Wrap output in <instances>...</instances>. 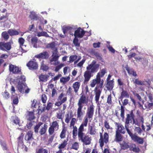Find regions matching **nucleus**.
<instances>
[{
	"mask_svg": "<svg viewBox=\"0 0 153 153\" xmlns=\"http://www.w3.org/2000/svg\"><path fill=\"white\" fill-rule=\"evenodd\" d=\"M78 130H77V127L76 126H73V130L72 131L73 136L74 138L76 137L78 135Z\"/></svg>",
	"mask_w": 153,
	"mask_h": 153,
	"instance_id": "nucleus-45",
	"label": "nucleus"
},
{
	"mask_svg": "<svg viewBox=\"0 0 153 153\" xmlns=\"http://www.w3.org/2000/svg\"><path fill=\"white\" fill-rule=\"evenodd\" d=\"M96 62L95 60H93L91 63L86 67L87 71L91 70L90 71L92 73L96 72L99 66V64H96Z\"/></svg>",
	"mask_w": 153,
	"mask_h": 153,
	"instance_id": "nucleus-7",
	"label": "nucleus"
},
{
	"mask_svg": "<svg viewBox=\"0 0 153 153\" xmlns=\"http://www.w3.org/2000/svg\"><path fill=\"white\" fill-rule=\"evenodd\" d=\"M8 33L10 36L17 35L19 34L18 31L15 30L10 29L8 30Z\"/></svg>",
	"mask_w": 153,
	"mask_h": 153,
	"instance_id": "nucleus-39",
	"label": "nucleus"
},
{
	"mask_svg": "<svg viewBox=\"0 0 153 153\" xmlns=\"http://www.w3.org/2000/svg\"><path fill=\"white\" fill-rule=\"evenodd\" d=\"M93 54L96 56V58L99 60H101L102 57L100 54L97 52H94L93 53Z\"/></svg>",
	"mask_w": 153,
	"mask_h": 153,
	"instance_id": "nucleus-62",
	"label": "nucleus"
},
{
	"mask_svg": "<svg viewBox=\"0 0 153 153\" xmlns=\"http://www.w3.org/2000/svg\"><path fill=\"white\" fill-rule=\"evenodd\" d=\"M130 150L131 151H133L136 152H138L140 151V149L135 144H131L130 146Z\"/></svg>",
	"mask_w": 153,
	"mask_h": 153,
	"instance_id": "nucleus-28",
	"label": "nucleus"
},
{
	"mask_svg": "<svg viewBox=\"0 0 153 153\" xmlns=\"http://www.w3.org/2000/svg\"><path fill=\"white\" fill-rule=\"evenodd\" d=\"M131 119L132 120V121L131 123H132L133 125H137L138 126H140L139 123L138 122L137 119H135L134 118H133Z\"/></svg>",
	"mask_w": 153,
	"mask_h": 153,
	"instance_id": "nucleus-60",
	"label": "nucleus"
},
{
	"mask_svg": "<svg viewBox=\"0 0 153 153\" xmlns=\"http://www.w3.org/2000/svg\"><path fill=\"white\" fill-rule=\"evenodd\" d=\"M56 44L54 42H52L47 45L46 47L47 48H50L52 50L57 51V48H56Z\"/></svg>",
	"mask_w": 153,
	"mask_h": 153,
	"instance_id": "nucleus-40",
	"label": "nucleus"
},
{
	"mask_svg": "<svg viewBox=\"0 0 153 153\" xmlns=\"http://www.w3.org/2000/svg\"><path fill=\"white\" fill-rule=\"evenodd\" d=\"M79 40L77 37H75L73 40V43L75 46L79 47L80 46V43L78 42Z\"/></svg>",
	"mask_w": 153,
	"mask_h": 153,
	"instance_id": "nucleus-56",
	"label": "nucleus"
},
{
	"mask_svg": "<svg viewBox=\"0 0 153 153\" xmlns=\"http://www.w3.org/2000/svg\"><path fill=\"white\" fill-rule=\"evenodd\" d=\"M79 145L78 143L75 142L72 145L71 148L75 150H77L79 148Z\"/></svg>",
	"mask_w": 153,
	"mask_h": 153,
	"instance_id": "nucleus-49",
	"label": "nucleus"
},
{
	"mask_svg": "<svg viewBox=\"0 0 153 153\" xmlns=\"http://www.w3.org/2000/svg\"><path fill=\"white\" fill-rule=\"evenodd\" d=\"M100 138L99 140V143L100 146L102 148L104 145V143H107L108 142L109 136L107 133L105 132L103 136L102 133L100 132Z\"/></svg>",
	"mask_w": 153,
	"mask_h": 153,
	"instance_id": "nucleus-4",
	"label": "nucleus"
},
{
	"mask_svg": "<svg viewBox=\"0 0 153 153\" xmlns=\"http://www.w3.org/2000/svg\"><path fill=\"white\" fill-rule=\"evenodd\" d=\"M73 28L70 26H63L62 27L63 32L64 34L68 31L72 30Z\"/></svg>",
	"mask_w": 153,
	"mask_h": 153,
	"instance_id": "nucleus-44",
	"label": "nucleus"
},
{
	"mask_svg": "<svg viewBox=\"0 0 153 153\" xmlns=\"http://www.w3.org/2000/svg\"><path fill=\"white\" fill-rule=\"evenodd\" d=\"M59 128L58 123L56 121H53L48 129V132L50 135H53L55 131H57Z\"/></svg>",
	"mask_w": 153,
	"mask_h": 153,
	"instance_id": "nucleus-6",
	"label": "nucleus"
},
{
	"mask_svg": "<svg viewBox=\"0 0 153 153\" xmlns=\"http://www.w3.org/2000/svg\"><path fill=\"white\" fill-rule=\"evenodd\" d=\"M27 119L29 120H33L35 118L34 114L33 112H29L27 116Z\"/></svg>",
	"mask_w": 153,
	"mask_h": 153,
	"instance_id": "nucleus-48",
	"label": "nucleus"
},
{
	"mask_svg": "<svg viewBox=\"0 0 153 153\" xmlns=\"http://www.w3.org/2000/svg\"><path fill=\"white\" fill-rule=\"evenodd\" d=\"M126 70L127 71L128 74L130 75H132L134 76H137V74L136 72L134 71V69H130L128 67H125Z\"/></svg>",
	"mask_w": 153,
	"mask_h": 153,
	"instance_id": "nucleus-29",
	"label": "nucleus"
},
{
	"mask_svg": "<svg viewBox=\"0 0 153 153\" xmlns=\"http://www.w3.org/2000/svg\"><path fill=\"white\" fill-rule=\"evenodd\" d=\"M8 32L4 31L2 33L1 35L5 40H7L9 38V36L8 35Z\"/></svg>",
	"mask_w": 153,
	"mask_h": 153,
	"instance_id": "nucleus-54",
	"label": "nucleus"
},
{
	"mask_svg": "<svg viewBox=\"0 0 153 153\" xmlns=\"http://www.w3.org/2000/svg\"><path fill=\"white\" fill-rule=\"evenodd\" d=\"M85 33V32L84 30L80 27H79L75 31L74 35L75 37L82 38L83 37Z\"/></svg>",
	"mask_w": 153,
	"mask_h": 153,
	"instance_id": "nucleus-11",
	"label": "nucleus"
},
{
	"mask_svg": "<svg viewBox=\"0 0 153 153\" xmlns=\"http://www.w3.org/2000/svg\"><path fill=\"white\" fill-rule=\"evenodd\" d=\"M49 76L47 74H41L39 76V79L42 82H46L47 81Z\"/></svg>",
	"mask_w": 153,
	"mask_h": 153,
	"instance_id": "nucleus-31",
	"label": "nucleus"
},
{
	"mask_svg": "<svg viewBox=\"0 0 153 153\" xmlns=\"http://www.w3.org/2000/svg\"><path fill=\"white\" fill-rule=\"evenodd\" d=\"M125 127L126 129V130L128 134L131 137L132 140L136 135L133 134L129 129V124L125 123Z\"/></svg>",
	"mask_w": 153,
	"mask_h": 153,
	"instance_id": "nucleus-19",
	"label": "nucleus"
},
{
	"mask_svg": "<svg viewBox=\"0 0 153 153\" xmlns=\"http://www.w3.org/2000/svg\"><path fill=\"white\" fill-rule=\"evenodd\" d=\"M123 140V136L120 133L116 132L115 138L114 140L117 142L121 141Z\"/></svg>",
	"mask_w": 153,
	"mask_h": 153,
	"instance_id": "nucleus-25",
	"label": "nucleus"
},
{
	"mask_svg": "<svg viewBox=\"0 0 153 153\" xmlns=\"http://www.w3.org/2000/svg\"><path fill=\"white\" fill-rule=\"evenodd\" d=\"M31 43L33 45L34 48H37L38 47L37 43L38 42V39L37 37H33L31 39Z\"/></svg>",
	"mask_w": 153,
	"mask_h": 153,
	"instance_id": "nucleus-36",
	"label": "nucleus"
},
{
	"mask_svg": "<svg viewBox=\"0 0 153 153\" xmlns=\"http://www.w3.org/2000/svg\"><path fill=\"white\" fill-rule=\"evenodd\" d=\"M2 95L3 97L6 99H7L9 97V93L6 91H4L2 93Z\"/></svg>",
	"mask_w": 153,
	"mask_h": 153,
	"instance_id": "nucleus-61",
	"label": "nucleus"
},
{
	"mask_svg": "<svg viewBox=\"0 0 153 153\" xmlns=\"http://www.w3.org/2000/svg\"><path fill=\"white\" fill-rule=\"evenodd\" d=\"M44 61H42L41 63V69L44 71H47L49 68L48 66L44 64Z\"/></svg>",
	"mask_w": 153,
	"mask_h": 153,
	"instance_id": "nucleus-46",
	"label": "nucleus"
},
{
	"mask_svg": "<svg viewBox=\"0 0 153 153\" xmlns=\"http://www.w3.org/2000/svg\"><path fill=\"white\" fill-rule=\"evenodd\" d=\"M41 99L42 102L43 103H45L46 102L47 98L45 94H43L42 95Z\"/></svg>",
	"mask_w": 153,
	"mask_h": 153,
	"instance_id": "nucleus-63",
	"label": "nucleus"
},
{
	"mask_svg": "<svg viewBox=\"0 0 153 153\" xmlns=\"http://www.w3.org/2000/svg\"><path fill=\"white\" fill-rule=\"evenodd\" d=\"M25 139L28 141H32L33 138V132L31 131H29L25 136Z\"/></svg>",
	"mask_w": 153,
	"mask_h": 153,
	"instance_id": "nucleus-20",
	"label": "nucleus"
},
{
	"mask_svg": "<svg viewBox=\"0 0 153 153\" xmlns=\"http://www.w3.org/2000/svg\"><path fill=\"white\" fill-rule=\"evenodd\" d=\"M120 146L122 149L125 150L129 148L130 145L128 143L123 141L120 144Z\"/></svg>",
	"mask_w": 153,
	"mask_h": 153,
	"instance_id": "nucleus-34",
	"label": "nucleus"
},
{
	"mask_svg": "<svg viewBox=\"0 0 153 153\" xmlns=\"http://www.w3.org/2000/svg\"><path fill=\"white\" fill-rule=\"evenodd\" d=\"M48 127V125L46 123H45L44 124L43 127H42L41 128L39 131V133H40V135H43L45 133Z\"/></svg>",
	"mask_w": 153,
	"mask_h": 153,
	"instance_id": "nucleus-27",
	"label": "nucleus"
},
{
	"mask_svg": "<svg viewBox=\"0 0 153 153\" xmlns=\"http://www.w3.org/2000/svg\"><path fill=\"white\" fill-rule=\"evenodd\" d=\"M94 112V106L93 104L91 105L87 109L86 115L85 117L83 122L81 125L86 127L88 122V119L91 120L93 118Z\"/></svg>",
	"mask_w": 153,
	"mask_h": 153,
	"instance_id": "nucleus-3",
	"label": "nucleus"
},
{
	"mask_svg": "<svg viewBox=\"0 0 153 153\" xmlns=\"http://www.w3.org/2000/svg\"><path fill=\"white\" fill-rule=\"evenodd\" d=\"M132 140L134 141L137 142L140 144H142L143 143V138L140 137L136 135L135 136Z\"/></svg>",
	"mask_w": 153,
	"mask_h": 153,
	"instance_id": "nucleus-33",
	"label": "nucleus"
},
{
	"mask_svg": "<svg viewBox=\"0 0 153 153\" xmlns=\"http://www.w3.org/2000/svg\"><path fill=\"white\" fill-rule=\"evenodd\" d=\"M80 125L78 129V137L79 140L83 143V145H88L91 144L92 140L91 137L83 132L84 127Z\"/></svg>",
	"mask_w": 153,
	"mask_h": 153,
	"instance_id": "nucleus-1",
	"label": "nucleus"
},
{
	"mask_svg": "<svg viewBox=\"0 0 153 153\" xmlns=\"http://www.w3.org/2000/svg\"><path fill=\"white\" fill-rule=\"evenodd\" d=\"M36 153H48V151L46 149L41 148L36 150Z\"/></svg>",
	"mask_w": 153,
	"mask_h": 153,
	"instance_id": "nucleus-47",
	"label": "nucleus"
},
{
	"mask_svg": "<svg viewBox=\"0 0 153 153\" xmlns=\"http://www.w3.org/2000/svg\"><path fill=\"white\" fill-rule=\"evenodd\" d=\"M30 17L32 19H34L36 20H37V16L33 12H30Z\"/></svg>",
	"mask_w": 153,
	"mask_h": 153,
	"instance_id": "nucleus-52",
	"label": "nucleus"
},
{
	"mask_svg": "<svg viewBox=\"0 0 153 153\" xmlns=\"http://www.w3.org/2000/svg\"><path fill=\"white\" fill-rule=\"evenodd\" d=\"M107 73V69L106 68L102 69L99 72L96 76V77L98 79V80H101V77L103 76L105 74Z\"/></svg>",
	"mask_w": 153,
	"mask_h": 153,
	"instance_id": "nucleus-16",
	"label": "nucleus"
},
{
	"mask_svg": "<svg viewBox=\"0 0 153 153\" xmlns=\"http://www.w3.org/2000/svg\"><path fill=\"white\" fill-rule=\"evenodd\" d=\"M27 66L30 70H36L38 67L37 62L33 61H29L27 64Z\"/></svg>",
	"mask_w": 153,
	"mask_h": 153,
	"instance_id": "nucleus-13",
	"label": "nucleus"
},
{
	"mask_svg": "<svg viewBox=\"0 0 153 153\" xmlns=\"http://www.w3.org/2000/svg\"><path fill=\"white\" fill-rule=\"evenodd\" d=\"M70 79V77L69 76L66 77H62L60 79V82L65 84Z\"/></svg>",
	"mask_w": 153,
	"mask_h": 153,
	"instance_id": "nucleus-43",
	"label": "nucleus"
},
{
	"mask_svg": "<svg viewBox=\"0 0 153 153\" xmlns=\"http://www.w3.org/2000/svg\"><path fill=\"white\" fill-rule=\"evenodd\" d=\"M77 56L76 55H72L70 56L69 61L68 62H74L77 58Z\"/></svg>",
	"mask_w": 153,
	"mask_h": 153,
	"instance_id": "nucleus-51",
	"label": "nucleus"
},
{
	"mask_svg": "<svg viewBox=\"0 0 153 153\" xmlns=\"http://www.w3.org/2000/svg\"><path fill=\"white\" fill-rule=\"evenodd\" d=\"M52 57V58L50 60V64L51 65H55L58 64L59 62L58 61H57L59 59V56L58 55L57 51L54 50V51L53 52Z\"/></svg>",
	"mask_w": 153,
	"mask_h": 153,
	"instance_id": "nucleus-5",
	"label": "nucleus"
},
{
	"mask_svg": "<svg viewBox=\"0 0 153 153\" xmlns=\"http://www.w3.org/2000/svg\"><path fill=\"white\" fill-rule=\"evenodd\" d=\"M85 59H83L79 63L77 64L76 65L74 66L75 67H78L79 68H81L82 67L83 65L85 62Z\"/></svg>",
	"mask_w": 153,
	"mask_h": 153,
	"instance_id": "nucleus-58",
	"label": "nucleus"
},
{
	"mask_svg": "<svg viewBox=\"0 0 153 153\" xmlns=\"http://www.w3.org/2000/svg\"><path fill=\"white\" fill-rule=\"evenodd\" d=\"M94 91L95 94V100L96 102H97L99 101L101 91L99 89H98L97 87V86L95 88Z\"/></svg>",
	"mask_w": 153,
	"mask_h": 153,
	"instance_id": "nucleus-17",
	"label": "nucleus"
},
{
	"mask_svg": "<svg viewBox=\"0 0 153 153\" xmlns=\"http://www.w3.org/2000/svg\"><path fill=\"white\" fill-rule=\"evenodd\" d=\"M12 98L13 100V103L14 104H16L18 103L19 100L17 95H12Z\"/></svg>",
	"mask_w": 153,
	"mask_h": 153,
	"instance_id": "nucleus-55",
	"label": "nucleus"
},
{
	"mask_svg": "<svg viewBox=\"0 0 153 153\" xmlns=\"http://www.w3.org/2000/svg\"><path fill=\"white\" fill-rule=\"evenodd\" d=\"M23 136L22 135L18 138L17 143L18 147L22 148L23 147L24 143L23 141Z\"/></svg>",
	"mask_w": 153,
	"mask_h": 153,
	"instance_id": "nucleus-22",
	"label": "nucleus"
},
{
	"mask_svg": "<svg viewBox=\"0 0 153 153\" xmlns=\"http://www.w3.org/2000/svg\"><path fill=\"white\" fill-rule=\"evenodd\" d=\"M86 103L85 97L82 95L79 100L77 105L78 106L80 105L84 106L85 104H86Z\"/></svg>",
	"mask_w": 153,
	"mask_h": 153,
	"instance_id": "nucleus-18",
	"label": "nucleus"
},
{
	"mask_svg": "<svg viewBox=\"0 0 153 153\" xmlns=\"http://www.w3.org/2000/svg\"><path fill=\"white\" fill-rule=\"evenodd\" d=\"M124 107L123 106V105H121L120 106V116L123 119H124Z\"/></svg>",
	"mask_w": 153,
	"mask_h": 153,
	"instance_id": "nucleus-50",
	"label": "nucleus"
},
{
	"mask_svg": "<svg viewBox=\"0 0 153 153\" xmlns=\"http://www.w3.org/2000/svg\"><path fill=\"white\" fill-rule=\"evenodd\" d=\"M107 82L106 87L108 90L111 91L113 89L114 86V81L113 80H111Z\"/></svg>",
	"mask_w": 153,
	"mask_h": 153,
	"instance_id": "nucleus-24",
	"label": "nucleus"
},
{
	"mask_svg": "<svg viewBox=\"0 0 153 153\" xmlns=\"http://www.w3.org/2000/svg\"><path fill=\"white\" fill-rule=\"evenodd\" d=\"M67 130V128L65 126H62V130L60 135L61 138H64L65 137L66 133Z\"/></svg>",
	"mask_w": 153,
	"mask_h": 153,
	"instance_id": "nucleus-37",
	"label": "nucleus"
},
{
	"mask_svg": "<svg viewBox=\"0 0 153 153\" xmlns=\"http://www.w3.org/2000/svg\"><path fill=\"white\" fill-rule=\"evenodd\" d=\"M104 126L109 131V130H110L111 131H112V128L110 127L109 123L107 121H105L104 122Z\"/></svg>",
	"mask_w": 153,
	"mask_h": 153,
	"instance_id": "nucleus-57",
	"label": "nucleus"
},
{
	"mask_svg": "<svg viewBox=\"0 0 153 153\" xmlns=\"http://www.w3.org/2000/svg\"><path fill=\"white\" fill-rule=\"evenodd\" d=\"M11 48V44L10 42H0V49L4 51L10 50Z\"/></svg>",
	"mask_w": 153,
	"mask_h": 153,
	"instance_id": "nucleus-8",
	"label": "nucleus"
},
{
	"mask_svg": "<svg viewBox=\"0 0 153 153\" xmlns=\"http://www.w3.org/2000/svg\"><path fill=\"white\" fill-rule=\"evenodd\" d=\"M35 57L38 59H46L49 57V54L48 52L45 51L36 55Z\"/></svg>",
	"mask_w": 153,
	"mask_h": 153,
	"instance_id": "nucleus-15",
	"label": "nucleus"
},
{
	"mask_svg": "<svg viewBox=\"0 0 153 153\" xmlns=\"http://www.w3.org/2000/svg\"><path fill=\"white\" fill-rule=\"evenodd\" d=\"M64 64L61 63L56 66L55 69V71L56 72L58 71L62 67L64 66Z\"/></svg>",
	"mask_w": 153,
	"mask_h": 153,
	"instance_id": "nucleus-59",
	"label": "nucleus"
},
{
	"mask_svg": "<svg viewBox=\"0 0 153 153\" xmlns=\"http://www.w3.org/2000/svg\"><path fill=\"white\" fill-rule=\"evenodd\" d=\"M88 131L89 132V134L91 135H94L96 131L95 128L94 126L89 125L88 126Z\"/></svg>",
	"mask_w": 153,
	"mask_h": 153,
	"instance_id": "nucleus-26",
	"label": "nucleus"
},
{
	"mask_svg": "<svg viewBox=\"0 0 153 153\" xmlns=\"http://www.w3.org/2000/svg\"><path fill=\"white\" fill-rule=\"evenodd\" d=\"M42 124L43 123H42L39 122L34 126V130L35 133H38L39 132V128Z\"/></svg>",
	"mask_w": 153,
	"mask_h": 153,
	"instance_id": "nucleus-42",
	"label": "nucleus"
},
{
	"mask_svg": "<svg viewBox=\"0 0 153 153\" xmlns=\"http://www.w3.org/2000/svg\"><path fill=\"white\" fill-rule=\"evenodd\" d=\"M129 96V95L128 92L125 91H123L121 93V95L120 97L121 101H122L124 97L128 98Z\"/></svg>",
	"mask_w": 153,
	"mask_h": 153,
	"instance_id": "nucleus-35",
	"label": "nucleus"
},
{
	"mask_svg": "<svg viewBox=\"0 0 153 153\" xmlns=\"http://www.w3.org/2000/svg\"><path fill=\"white\" fill-rule=\"evenodd\" d=\"M135 130L137 133L139 134H140L142 132V130L140 127H135Z\"/></svg>",
	"mask_w": 153,
	"mask_h": 153,
	"instance_id": "nucleus-64",
	"label": "nucleus"
},
{
	"mask_svg": "<svg viewBox=\"0 0 153 153\" xmlns=\"http://www.w3.org/2000/svg\"><path fill=\"white\" fill-rule=\"evenodd\" d=\"M91 72L90 71H86L84 74V77H85V82H88L90 79L91 76Z\"/></svg>",
	"mask_w": 153,
	"mask_h": 153,
	"instance_id": "nucleus-21",
	"label": "nucleus"
},
{
	"mask_svg": "<svg viewBox=\"0 0 153 153\" xmlns=\"http://www.w3.org/2000/svg\"><path fill=\"white\" fill-rule=\"evenodd\" d=\"M26 80L25 77L24 76H21L16 79V82L17 83V87L19 91L22 93L25 92L26 93L29 92L30 89L27 88L25 82Z\"/></svg>",
	"mask_w": 153,
	"mask_h": 153,
	"instance_id": "nucleus-2",
	"label": "nucleus"
},
{
	"mask_svg": "<svg viewBox=\"0 0 153 153\" xmlns=\"http://www.w3.org/2000/svg\"><path fill=\"white\" fill-rule=\"evenodd\" d=\"M18 42L20 44V47L22 50V51H24V52H26L27 51V50H24L23 49V48L22 47H23L24 46L26 47L25 45H24L23 44L24 43V42H25V40L24 39L22 38H20L18 40Z\"/></svg>",
	"mask_w": 153,
	"mask_h": 153,
	"instance_id": "nucleus-38",
	"label": "nucleus"
},
{
	"mask_svg": "<svg viewBox=\"0 0 153 153\" xmlns=\"http://www.w3.org/2000/svg\"><path fill=\"white\" fill-rule=\"evenodd\" d=\"M37 36L38 37H40L41 36H44L46 37H49V35L47 34V33L45 31H42L41 32H38L37 33Z\"/></svg>",
	"mask_w": 153,
	"mask_h": 153,
	"instance_id": "nucleus-41",
	"label": "nucleus"
},
{
	"mask_svg": "<svg viewBox=\"0 0 153 153\" xmlns=\"http://www.w3.org/2000/svg\"><path fill=\"white\" fill-rule=\"evenodd\" d=\"M80 85V83L79 82H76L73 84L72 87L75 93L76 94L78 92Z\"/></svg>",
	"mask_w": 153,
	"mask_h": 153,
	"instance_id": "nucleus-23",
	"label": "nucleus"
},
{
	"mask_svg": "<svg viewBox=\"0 0 153 153\" xmlns=\"http://www.w3.org/2000/svg\"><path fill=\"white\" fill-rule=\"evenodd\" d=\"M9 68L10 71L13 74H17L21 72V69L15 65L10 64Z\"/></svg>",
	"mask_w": 153,
	"mask_h": 153,
	"instance_id": "nucleus-10",
	"label": "nucleus"
},
{
	"mask_svg": "<svg viewBox=\"0 0 153 153\" xmlns=\"http://www.w3.org/2000/svg\"><path fill=\"white\" fill-rule=\"evenodd\" d=\"M68 139L64 140L62 143L58 145V149H62L65 148L68 144Z\"/></svg>",
	"mask_w": 153,
	"mask_h": 153,
	"instance_id": "nucleus-32",
	"label": "nucleus"
},
{
	"mask_svg": "<svg viewBox=\"0 0 153 153\" xmlns=\"http://www.w3.org/2000/svg\"><path fill=\"white\" fill-rule=\"evenodd\" d=\"M134 83L137 85H146L144 81L139 80L138 79H135Z\"/></svg>",
	"mask_w": 153,
	"mask_h": 153,
	"instance_id": "nucleus-53",
	"label": "nucleus"
},
{
	"mask_svg": "<svg viewBox=\"0 0 153 153\" xmlns=\"http://www.w3.org/2000/svg\"><path fill=\"white\" fill-rule=\"evenodd\" d=\"M101 80H100L99 81L98 79L96 77V79H94L90 81V85L92 88L94 87L95 86L96 84H99Z\"/></svg>",
	"mask_w": 153,
	"mask_h": 153,
	"instance_id": "nucleus-30",
	"label": "nucleus"
},
{
	"mask_svg": "<svg viewBox=\"0 0 153 153\" xmlns=\"http://www.w3.org/2000/svg\"><path fill=\"white\" fill-rule=\"evenodd\" d=\"M114 124L117 127L116 132L123 134H124L126 133L125 128L121 124L119 123L114 122Z\"/></svg>",
	"mask_w": 153,
	"mask_h": 153,
	"instance_id": "nucleus-9",
	"label": "nucleus"
},
{
	"mask_svg": "<svg viewBox=\"0 0 153 153\" xmlns=\"http://www.w3.org/2000/svg\"><path fill=\"white\" fill-rule=\"evenodd\" d=\"M134 117V115L133 114V111H131L130 114H128L126 115V119L125 122V123L126 124H129L131 123V119Z\"/></svg>",
	"mask_w": 153,
	"mask_h": 153,
	"instance_id": "nucleus-14",
	"label": "nucleus"
},
{
	"mask_svg": "<svg viewBox=\"0 0 153 153\" xmlns=\"http://www.w3.org/2000/svg\"><path fill=\"white\" fill-rule=\"evenodd\" d=\"M78 106V107L77 111V118L80 120L84 114L85 111L82 110L84 106L80 105Z\"/></svg>",
	"mask_w": 153,
	"mask_h": 153,
	"instance_id": "nucleus-12",
	"label": "nucleus"
}]
</instances>
